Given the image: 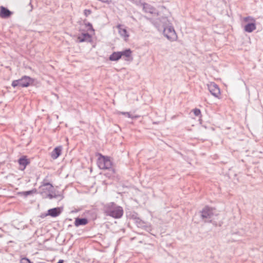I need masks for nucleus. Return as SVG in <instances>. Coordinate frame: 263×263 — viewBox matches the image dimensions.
Masks as SVG:
<instances>
[{"label":"nucleus","instance_id":"1","mask_svg":"<svg viewBox=\"0 0 263 263\" xmlns=\"http://www.w3.org/2000/svg\"><path fill=\"white\" fill-rule=\"evenodd\" d=\"M104 213L116 219L120 218L123 214V208L114 202H109L103 206Z\"/></svg>","mask_w":263,"mask_h":263},{"label":"nucleus","instance_id":"2","mask_svg":"<svg viewBox=\"0 0 263 263\" xmlns=\"http://www.w3.org/2000/svg\"><path fill=\"white\" fill-rule=\"evenodd\" d=\"M201 213V218L204 222L212 223L213 225L217 226L218 224L215 221L217 214L215 213V209L208 206L204 207Z\"/></svg>","mask_w":263,"mask_h":263},{"label":"nucleus","instance_id":"3","mask_svg":"<svg viewBox=\"0 0 263 263\" xmlns=\"http://www.w3.org/2000/svg\"><path fill=\"white\" fill-rule=\"evenodd\" d=\"M34 79L30 77L24 76L21 79L12 81L11 85L13 87L20 86L22 87H27L34 83Z\"/></svg>","mask_w":263,"mask_h":263},{"label":"nucleus","instance_id":"4","mask_svg":"<svg viewBox=\"0 0 263 263\" xmlns=\"http://www.w3.org/2000/svg\"><path fill=\"white\" fill-rule=\"evenodd\" d=\"M168 23L167 25L163 27L162 30L163 34L170 41H174L177 38V34L175 31L174 27L172 26L168 25Z\"/></svg>","mask_w":263,"mask_h":263},{"label":"nucleus","instance_id":"5","mask_svg":"<svg viewBox=\"0 0 263 263\" xmlns=\"http://www.w3.org/2000/svg\"><path fill=\"white\" fill-rule=\"evenodd\" d=\"M97 164L100 169L109 170L111 168L112 162L109 157L100 154V157L97 160Z\"/></svg>","mask_w":263,"mask_h":263},{"label":"nucleus","instance_id":"6","mask_svg":"<svg viewBox=\"0 0 263 263\" xmlns=\"http://www.w3.org/2000/svg\"><path fill=\"white\" fill-rule=\"evenodd\" d=\"M153 25L159 31H161L164 26L168 23V19L166 17H162L153 20L152 18H147Z\"/></svg>","mask_w":263,"mask_h":263},{"label":"nucleus","instance_id":"7","mask_svg":"<svg viewBox=\"0 0 263 263\" xmlns=\"http://www.w3.org/2000/svg\"><path fill=\"white\" fill-rule=\"evenodd\" d=\"M137 214H133L132 215V218L135 220V222L137 226L139 228H141L147 231H149L151 230V228L149 226H148L145 222L142 220L140 218L137 217Z\"/></svg>","mask_w":263,"mask_h":263},{"label":"nucleus","instance_id":"8","mask_svg":"<svg viewBox=\"0 0 263 263\" xmlns=\"http://www.w3.org/2000/svg\"><path fill=\"white\" fill-rule=\"evenodd\" d=\"M208 89L211 93L216 98H218L220 94V89L218 86L215 83H211L208 85Z\"/></svg>","mask_w":263,"mask_h":263},{"label":"nucleus","instance_id":"9","mask_svg":"<svg viewBox=\"0 0 263 263\" xmlns=\"http://www.w3.org/2000/svg\"><path fill=\"white\" fill-rule=\"evenodd\" d=\"M40 189L42 190V193L46 191L49 193H53V186L52 184L49 182H46L45 179L42 182L41 185L40 186Z\"/></svg>","mask_w":263,"mask_h":263},{"label":"nucleus","instance_id":"10","mask_svg":"<svg viewBox=\"0 0 263 263\" xmlns=\"http://www.w3.org/2000/svg\"><path fill=\"white\" fill-rule=\"evenodd\" d=\"M61 212V211L60 210V208H54L52 209H50L48 210V213L47 214H45V215H43L41 217L44 218V217L46 216H50L52 217H55L59 216Z\"/></svg>","mask_w":263,"mask_h":263},{"label":"nucleus","instance_id":"11","mask_svg":"<svg viewBox=\"0 0 263 263\" xmlns=\"http://www.w3.org/2000/svg\"><path fill=\"white\" fill-rule=\"evenodd\" d=\"M143 10L145 13L150 14H158V11L155 8L151 6V5L144 3L143 5Z\"/></svg>","mask_w":263,"mask_h":263},{"label":"nucleus","instance_id":"12","mask_svg":"<svg viewBox=\"0 0 263 263\" xmlns=\"http://www.w3.org/2000/svg\"><path fill=\"white\" fill-rule=\"evenodd\" d=\"M121 54V58L122 57L125 58V60L132 61L133 58L132 56V51L130 49H126L122 51H119Z\"/></svg>","mask_w":263,"mask_h":263},{"label":"nucleus","instance_id":"13","mask_svg":"<svg viewBox=\"0 0 263 263\" xmlns=\"http://www.w3.org/2000/svg\"><path fill=\"white\" fill-rule=\"evenodd\" d=\"M12 12L10 11L8 8L1 6L0 8V17L3 18H7L12 14Z\"/></svg>","mask_w":263,"mask_h":263},{"label":"nucleus","instance_id":"14","mask_svg":"<svg viewBox=\"0 0 263 263\" xmlns=\"http://www.w3.org/2000/svg\"><path fill=\"white\" fill-rule=\"evenodd\" d=\"M18 162L21 167V170H24L26 166L30 163V161L26 156H23L18 160Z\"/></svg>","mask_w":263,"mask_h":263},{"label":"nucleus","instance_id":"15","mask_svg":"<svg viewBox=\"0 0 263 263\" xmlns=\"http://www.w3.org/2000/svg\"><path fill=\"white\" fill-rule=\"evenodd\" d=\"M88 223V220L86 218L77 217L74 220L75 226L78 227L80 226H85Z\"/></svg>","mask_w":263,"mask_h":263},{"label":"nucleus","instance_id":"16","mask_svg":"<svg viewBox=\"0 0 263 263\" xmlns=\"http://www.w3.org/2000/svg\"><path fill=\"white\" fill-rule=\"evenodd\" d=\"M62 147L58 146L54 148L51 152V157L53 159H57L61 154Z\"/></svg>","mask_w":263,"mask_h":263},{"label":"nucleus","instance_id":"17","mask_svg":"<svg viewBox=\"0 0 263 263\" xmlns=\"http://www.w3.org/2000/svg\"><path fill=\"white\" fill-rule=\"evenodd\" d=\"M256 29V25L255 23H249L245 26V31L250 33Z\"/></svg>","mask_w":263,"mask_h":263},{"label":"nucleus","instance_id":"18","mask_svg":"<svg viewBox=\"0 0 263 263\" xmlns=\"http://www.w3.org/2000/svg\"><path fill=\"white\" fill-rule=\"evenodd\" d=\"M121 54L119 51L114 52L109 57V60L111 61H117L121 59Z\"/></svg>","mask_w":263,"mask_h":263},{"label":"nucleus","instance_id":"19","mask_svg":"<svg viewBox=\"0 0 263 263\" xmlns=\"http://www.w3.org/2000/svg\"><path fill=\"white\" fill-rule=\"evenodd\" d=\"M91 38V35L88 33H83L78 36V39L80 42H83L89 40Z\"/></svg>","mask_w":263,"mask_h":263},{"label":"nucleus","instance_id":"20","mask_svg":"<svg viewBox=\"0 0 263 263\" xmlns=\"http://www.w3.org/2000/svg\"><path fill=\"white\" fill-rule=\"evenodd\" d=\"M118 28H119V32L121 36L125 37V38L128 37L129 35L127 34V32L125 29L121 28V25H120L118 26Z\"/></svg>","mask_w":263,"mask_h":263},{"label":"nucleus","instance_id":"21","mask_svg":"<svg viewBox=\"0 0 263 263\" xmlns=\"http://www.w3.org/2000/svg\"><path fill=\"white\" fill-rule=\"evenodd\" d=\"M36 189H33L32 190L28 191H25V192H18V194L21 195H23L24 197H27L29 195H30L32 194L33 193H34L36 192Z\"/></svg>","mask_w":263,"mask_h":263},{"label":"nucleus","instance_id":"22","mask_svg":"<svg viewBox=\"0 0 263 263\" xmlns=\"http://www.w3.org/2000/svg\"><path fill=\"white\" fill-rule=\"evenodd\" d=\"M47 197L49 198L50 199H52L54 198H57L58 197H61V198H62L60 194H56L54 193V190H53V193H49L48 194H47Z\"/></svg>","mask_w":263,"mask_h":263},{"label":"nucleus","instance_id":"23","mask_svg":"<svg viewBox=\"0 0 263 263\" xmlns=\"http://www.w3.org/2000/svg\"><path fill=\"white\" fill-rule=\"evenodd\" d=\"M20 263H33L31 260L27 257L22 258L20 260Z\"/></svg>","mask_w":263,"mask_h":263},{"label":"nucleus","instance_id":"24","mask_svg":"<svg viewBox=\"0 0 263 263\" xmlns=\"http://www.w3.org/2000/svg\"><path fill=\"white\" fill-rule=\"evenodd\" d=\"M121 114L132 119L136 118V117H134L133 116L130 115V113L128 112H122Z\"/></svg>","mask_w":263,"mask_h":263},{"label":"nucleus","instance_id":"25","mask_svg":"<svg viewBox=\"0 0 263 263\" xmlns=\"http://www.w3.org/2000/svg\"><path fill=\"white\" fill-rule=\"evenodd\" d=\"M194 114L196 116H199L201 115V111L199 109L195 108L194 109Z\"/></svg>","mask_w":263,"mask_h":263},{"label":"nucleus","instance_id":"26","mask_svg":"<svg viewBox=\"0 0 263 263\" xmlns=\"http://www.w3.org/2000/svg\"><path fill=\"white\" fill-rule=\"evenodd\" d=\"M91 13V11L89 9H85L84 11V14L85 16L87 17Z\"/></svg>","mask_w":263,"mask_h":263},{"label":"nucleus","instance_id":"27","mask_svg":"<svg viewBox=\"0 0 263 263\" xmlns=\"http://www.w3.org/2000/svg\"><path fill=\"white\" fill-rule=\"evenodd\" d=\"M85 25L87 27H89L88 29L89 30H93L92 25L90 23L88 22L87 23H85Z\"/></svg>","mask_w":263,"mask_h":263},{"label":"nucleus","instance_id":"28","mask_svg":"<svg viewBox=\"0 0 263 263\" xmlns=\"http://www.w3.org/2000/svg\"><path fill=\"white\" fill-rule=\"evenodd\" d=\"M249 20H251V21H254V22H255L254 20L253 19V17H251V16H248V17H246L245 18H244V21H246V22H247Z\"/></svg>","mask_w":263,"mask_h":263},{"label":"nucleus","instance_id":"29","mask_svg":"<svg viewBox=\"0 0 263 263\" xmlns=\"http://www.w3.org/2000/svg\"><path fill=\"white\" fill-rule=\"evenodd\" d=\"M57 263H64L63 260L60 259Z\"/></svg>","mask_w":263,"mask_h":263}]
</instances>
